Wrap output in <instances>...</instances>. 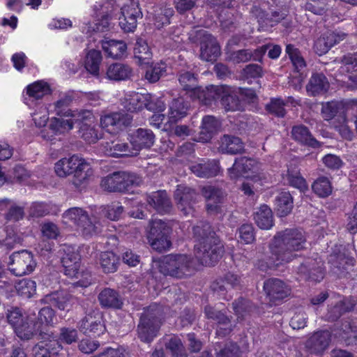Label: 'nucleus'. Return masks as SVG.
<instances>
[{
    "mask_svg": "<svg viewBox=\"0 0 357 357\" xmlns=\"http://www.w3.org/2000/svg\"><path fill=\"white\" fill-rule=\"evenodd\" d=\"M197 239L195 245V260L185 254H171L162 257L158 261L159 271L164 275L185 278L192 275L197 269V262L204 266H213L224 252L222 242L211 231L208 222H199L193 227Z\"/></svg>",
    "mask_w": 357,
    "mask_h": 357,
    "instance_id": "f257e3e1",
    "label": "nucleus"
},
{
    "mask_svg": "<svg viewBox=\"0 0 357 357\" xmlns=\"http://www.w3.org/2000/svg\"><path fill=\"white\" fill-rule=\"evenodd\" d=\"M305 244L306 238L301 230L287 229L279 231L272 239L267 252H258L255 266L262 271L276 270L292 261L296 256L293 252L303 250Z\"/></svg>",
    "mask_w": 357,
    "mask_h": 357,
    "instance_id": "f03ea898",
    "label": "nucleus"
},
{
    "mask_svg": "<svg viewBox=\"0 0 357 357\" xmlns=\"http://www.w3.org/2000/svg\"><path fill=\"white\" fill-rule=\"evenodd\" d=\"M100 7L99 12L96 10V6L94 8L98 19L92 28L96 31H107L110 21L118 19L119 26L125 33H132L137 28L138 19L143 17L138 0H127L123 3L119 0H110Z\"/></svg>",
    "mask_w": 357,
    "mask_h": 357,
    "instance_id": "7ed1b4c3",
    "label": "nucleus"
},
{
    "mask_svg": "<svg viewBox=\"0 0 357 357\" xmlns=\"http://www.w3.org/2000/svg\"><path fill=\"white\" fill-rule=\"evenodd\" d=\"M357 112V100H332L323 102L321 114L325 121H333V127L340 133L342 138L351 140L354 132L349 119L351 115Z\"/></svg>",
    "mask_w": 357,
    "mask_h": 357,
    "instance_id": "20e7f679",
    "label": "nucleus"
},
{
    "mask_svg": "<svg viewBox=\"0 0 357 357\" xmlns=\"http://www.w3.org/2000/svg\"><path fill=\"white\" fill-rule=\"evenodd\" d=\"M54 172L61 178L73 174V183L77 188L86 184L93 174L90 163L78 154L59 160L54 164Z\"/></svg>",
    "mask_w": 357,
    "mask_h": 357,
    "instance_id": "39448f33",
    "label": "nucleus"
},
{
    "mask_svg": "<svg viewBox=\"0 0 357 357\" xmlns=\"http://www.w3.org/2000/svg\"><path fill=\"white\" fill-rule=\"evenodd\" d=\"M162 310L160 305H150L141 316L137 326V337L143 342L151 343L157 336L162 325Z\"/></svg>",
    "mask_w": 357,
    "mask_h": 357,
    "instance_id": "423d86ee",
    "label": "nucleus"
},
{
    "mask_svg": "<svg viewBox=\"0 0 357 357\" xmlns=\"http://www.w3.org/2000/svg\"><path fill=\"white\" fill-rule=\"evenodd\" d=\"M62 218L64 224L74 227L86 238L100 233L97 220L93 217L90 218L82 208H70L63 213Z\"/></svg>",
    "mask_w": 357,
    "mask_h": 357,
    "instance_id": "0eeeda50",
    "label": "nucleus"
},
{
    "mask_svg": "<svg viewBox=\"0 0 357 357\" xmlns=\"http://www.w3.org/2000/svg\"><path fill=\"white\" fill-rule=\"evenodd\" d=\"M236 93L237 92H234L227 86L211 85L207 86V91L204 93V96H207L204 99L202 105L212 106L220 100L226 111L241 110L243 106Z\"/></svg>",
    "mask_w": 357,
    "mask_h": 357,
    "instance_id": "6e6552de",
    "label": "nucleus"
},
{
    "mask_svg": "<svg viewBox=\"0 0 357 357\" xmlns=\"http://www.w3.org/2000/svg\"><path fill=\"white\" fill-rule=\"evenodd\" d=\"M189 39L192 43H199L201 59L213 61L220 56V47L216 38L207 31L195 29L189 33Z\"/></svg>",
    "mask_w": 357,
    "mask_h": 357,
    "instance_id": "1a4fd4ad",
    "label": "nucleus"
},
{
    "mask_svg": "<svg viewBox=\"0 0 357 357\" xmlns=\"http://www.w3.org/2000/svg\"><path fill=\"white\" fill-rule=\"evenodd\" d=\"M171 231L168 222L162 220H152L150 222V230L147 236L151 248L159 252L169 249L171 247Z\"/></svg>",
    "mask_w": 357,
    "mask_h": 357,
    "instance_id": "9d476101",
    "label": "nucleus"
},
{
    "mask_svg": "<svg viewBox=\"0 0 357 357\" xmlns=\"http://www.w3.org/2000/svg\"><path fill=\"white\" fill-rule=\"evenodd\" d=\"M121 105L128 111L135 112L146 107L149 110L157 109L158 111H164L165 105L161 99H156L149 101L147 94H142L135 91H129L124 94L121 99Z\"/></svg>",
    "mask_w": 357,
    "mask_h": 357,
    "instance_id": "9b49d317",
    "label": "nucleus"
},
{
    "mask_svg": "<svg viewBox=\"0 0 357 357\" xmlns=\"http://www.w3.org/2000/svg\"><path fill=\"white\" fill-rule=\"evenodd\" d=\"M77 119L63 116L52 117L47 128L41 130L39 135L43 139L54 144L56 137L65 135L73 129Z\"/></svg>",
    "mask_w": 357,
    "mask_h": 357,
    "instance_id": "f8f14e48",
    "label": "nucleus"
},
{
    "mask_svg": "<svg viewBox=\"0 0 357 357\" xmlns=\"http://www.w3.org/2000/svg\"><path fill=\"white\" fill-rule=\"evenodd\" d=\"M36 266L33 255L26 250L13 252L9 257L8 270L15 276H23L33 271Z\"/></svg>",
    "mask_w": 357,
    "mask_h": 357,
    "instance_id": "ddd939ff",
    "label": "nucleus"
},
{
    "mask_svg": "<svg viewBox=\"0 0 357 357\" xmlns=\"http://www.w3.org/2000/svg\"><path fill=\"white\" fill-rule=\"evenodd\" d=\"M261 165L251 158H236L233 166L228 169V174L231 179H236L241 176L256 179L259 178V174Z\"/></svg>",
    "mask_w": 357,
    "mask_h": 357,
    "instance_id": "4468645a",
    "label": "nucleus"
},
{
    "mask_svg": "<svg viewBox=\"0 0 357 357\" xmlns=\"http://www.w3.org/2000/svg\"><path fill=\"white\" fill-rule=\"evenodd\" d=\"M7 319L20 339L30 340L34 336V326L31 324V319L29 317H24L20 309L13 307L8 310Z\"/></svg>",
    "mask_w": 357,
    "mask_h": 357,
    "instance_id": "2eb2a0df",
    "label": "nucleus"
},
{
    "mask_svg": "<svg viewBox=\"0 0 357 357\" xmlns=\"http://www.w3.org/2000/svg\"><path fill=\"white\" fill-rule=\"evenodd\" d=\"M135 176L126 172H115L101 179V188L108 192H123L135 183Z\"/></svg>",
    "mask_w": 357,
    "mask_h": 357,
    "instance_id": "dca6fc26",
    "label": "nucleus"
},
{
    "mask_svg": "<svg viewBox=\"0 0 357 357\" xmlns=\"http://www.w3.org/2000/svg\"><path fill=\"white\" fill-rule=\"evenodd\" d=\"M77 119L79 132L82 138L89 144L96 142L99 139L97 120L91 110H83Z\"/></svg>",
    "mask_w": 357,
    "mask_h": 357,
    "instance_id": "f3484780",
    "label": "nucleus"
},
{
    "mask_svg": "<svg viewBox=\"0 0 357 357\" xmlns=\"http://www.w3.org/2000/svg\"><path fill=\"white\" fill-rule=\"evenodd\" d=\"M132 121V116L130 114L119 112L102 116L100 122L103 129L114 134L130 125Z\"/></svg>",
    "mask_w": 357,
    "mask_h": 357,
    "instance_id": "a211bd4d",
    "label": "nucleus"
},
{
    "mask_svg": "<svg viewBox=\"0 0 357 357\" xmlns=\"http://www.w3.org/2000/svg\"><path fill=\"white\" fill-rule=\"evenodd\" d=\"M79 329L85 335L100 336L106 330L102 314L98 311L87 314L79 321Z\"/></svg>",
    "mask_w": 357,
    "mask_h": 357,
    "instance_id": "6ab92c4d",
    "label": "nucleus"
},
{
    "mask_svg": "<svg viewBox=\"0 0 357 357\" xmlns=\"http://www.w3.org/2000/svg\"><path fill=\"white\" fill-rule=\"evenodd\" d=\"M40 338L42 340L33 349L35 357H51L52 355L56 354L61 347L58 342H54V334L52 331H41Z\"/></svg>",
    "mask_w": 357,
    "mask_h": 357,
    "instance_id": "aec40b11",
    "label": "nucleus"
},
{
    "mask_svg": "<svg viewBox=\"0 0 357 357\" xmlns=\"http://www.w3.org/2000/svg\"><path fill=\"white\" fill-rule=\"evenodd\" d=\"M225 311L220 305L215 307L206 306L204 309L205 316L207 319L215 321L218 324L216 334L218 336H225L231 331L230 320L225 314Z\"/></svg>",
    "mask_w": 357,
    "mask_h": 357,
    "instance_id": "412c9836",
    "label": "nucleus"
},
{
    "mask_svg": "<svg viewBox=\"0 0 357 357\" xmlns=\"http://www.w3.org/2000/svg\"><path fill=\"white\" fill-rule=\"evenodd\" d=\"M178 81L183 90H185L189 96L193 100H197L203 104L204 99L207 96H204V93L207 91V87L202 89L197 86V78L190 72H184L180 74Z\"/></svg>",
    "mask_w": 357,
    "mask_h": 357,
    "instance_id": "4be33fe9",
    "label": "nucleus"
},
{
    "mask_svg": "<svg viewBox=\"0 0 357 357\" xmlns=\"http://www.w3.org/2000/svg\"><path fill=\"white\" fill-rule=\"evenodd\" d=\"M197 196L194 190L182 185H178L174 192V199L177 202L178 208L185 215L193 212L192 205L195 202Z\"/></svg>",
    "mask_w": 357,
    "mask_h": 357,
    "instance_id": "5701e85b",
    "label": "nucleus"
},
{
    "mask_svg": "<svg viewBox=\"0 0 357 357\" xmlns=\"http://www.w3.org/2000/svg\"><path fill=\"white\" fill-rule=\"evenodd\" d=\"M346 36L342 31H326L314 41V52L320 56L327 53L332 47L343 40Z\"/></svg>",
    "mask_w": 357,
    "mask_h": 357,
    "instance_id": "b1692460",
    "label": "nucleus"
},
{
    "mask_svg": "<svg viewBox=\"0 0 357 357\" xmlns=\"http://www.w3.org/2000/svg\"><path fill=\"white\" fill-rule=\"evenodd\" d=\"M51 92L50 85L44 81H37L26 87V96L24 98V103L29 107L42 101V98Z\"/></svg>",
    "mask_w": 357,
    "mask_h": 357,
    "instance_id": "393cba45",
    "label": "nucleus"
},
{
    "mask_svg": "<svg viewBox=\"0 0 357 357\" xmlns=\"http://www.w3.org/2000/svg\"><path fill=\"white\" fill-rule=\"evenodd\" d=\"M64 255L61 258V263L64 268V273L70 278H78L80 272V255L74 248L66 246L63 248Z\"/></svg>",
    "mask_w": 357,
    "mask_h": 357,
    "instance_id": "a878e982",
    "label": "nucleus"
},
{
    "mask_svg": "<svg viewBox=\"0 0 357 357\" xmlns=\"http://www.w3.org/2000/svg\"><path fill=\"white\" fill-rule=\"evenodd\" d=\"M129 141L132 146L134 155L142 149L151 148L155 142L153 131L146 128H138L129 135Z\"/></svg>",
    "mask_w": 357,
    "mask_h": 357,
    "instance_id": "bb28decb",
    "label": "nucleus"
},
{
    "mask_svg": "<svg viewBox=\"0 0 357 357\" xmlns=\"http://www.w3.org/2000/svg\"><path fill=\"white\" fill-rule=\"evenodd\" d=\"M264 289L271 301H281L291 294L290 287L278 278H270L264 282Z\"/></svg>",
    "mask_w": 357,
    "mask_h": 357,
    "instance_id": "cd10ccee",
    "label": "nucleus"
},
{
    "mask_svg": "<svg viewBox=\"0 0 357 357\" xmlns=\"http://www.w3.org/2000/svg\"><path fill=\"white\" fill-rule=\"evenodd\" d=\"M191 172L199 178H210L215 176L220 172L219 162L215 160L198 159L189 166Z\"/></svg>",
    "mask_w": 357,
    "mask_h": 357,
    "instance_id": "c85d7f7f",
    "label": "nucleus"
},
{
    "mask_svg": "<svg viewBox=\"0 0 357 357\" xmlns=\"http://www.w3.org/2000/svg\"><path fill=\"white\" fill-rule=\"evenodd\" d=\"M240 284V278L234 273H228L223 278L217 279L211 285L212 291L220 298L229 300L231 296H227V292Z\"/></svg>",
    "mask_w": 357,
    "mask_h": 357,
    "instance_id": "c756f323",
    "label": "nucleus"
},
{
    "mask_svg": "<svg viewBox=\"0 0 357 357\" xmlns=\"http://www.w3.org/2000/svg\"><path fill=\"white\" fill-rule=\"evenodd\" d=\"M123 211V207L119 202H114L107 206L96 207L92 213L93 218L97 220L98 226L100 229L105 219L117 220Z\"/></svg>",
    "mask_w": 357,
    "mask_h": 357,
    "instance_id": "7c9ffc66",
    "label": "nucleus"
},
{
    "mask_svg": "<svg viewBox=\"0 0 357 357\" xmlns=\"http://www.w3.org/2000/svg\"><path fill=\"white\" fill-rule=\"evenodd\" d=\"M206 199V207L208 213H216L223 199V192L213 186H204L202 190Z\"/></svg>",
    "mask_w": 357,
    "mask_h": 357,
    "instance_id": "2f4dec72",
    "label": "nucleus"
},
{
    "mask_svg": "<svg viewBox=\"0 0 357 357\" xmlns=\"http://www.w3.org/2000/svg\"><path fill=\"white\" fill-rule=\"evenodd\" d=\"M330 86L327 77L323 73H313L306 86L307 94L316 96L325 94Z\"/></svg>",
    "mask_w": 357,
    "mask_h": 357,
    "instance_id": "473e14b6",
    "label": "nucleus"
},
{
    "mask_svg": "<svg viewBox=\"0 0 357 357\" xmlns=\"http://www.w3.org/2000/svg\"><path fill=\"white\" fill-rule=\"evenodd\" d=\"M72 102L70 96H63L58 100L54 102L53 112L57 116H63L73 119H77L82 115L84 109H71L69 106Z\"/></svg>",
    "mask_w": 357,
    "mask_h": 357,
    "instance_id": "72a5a7b5",
    "label": "nucleus"
},
{
    "mask_svg": "<svg viewBox=\"0 0 357 357\" xmlns=\"http://www.w3.org/2000/svg\"><path fill=\"white\" fill-rule=\"evenodd\" d=\"M333 303H331L333 305ZM356 304L355 300L352 298H342L340 295L336 298L334 305L328 308L327 318L329 320L335 321L338 319L344 312L353 310Z\"/></svg>",
    "mask_w": 357,
    "mask_h": 357,
    "instance_id": "f704fd0d",
    "label": "nucleus"
},
{
    "mask_svg": "<svg viewBox=\"0 0 357 357\" xmlns=\"http://www.w3.org/2000/svg\"><path fill=\"white\" fill-rule=\"evenodd\" d=\"M55 312L51 307H45L38 312L37 321H33L31 319V325L34 326V335L38 333L40 335L41 331H45L46 326H53L56 322Z\"/></svg>",
    "mask_w": 357,
    "mask_h": 357,
    "instance_id": "c9c22d12",
    "label": "nucleus"
},
{
    "mask_svg": "<svg viewBox=\"0 0 357 357\" xmlns=\"http://www.w3.org/2000/svg\"><path fill=\"white\" fill-rule=\"evenodd\" d=\"M146 200L160 213H168L171 209V202L165 191L152 192L147 196Z\"/></svg>",
    "mask_w": 357,
    "mask_h": 357,
    "instance_id": "e433bc0d",
    "label": "nucleus"
},
{
    "mask_svg": "<svg viewBox=\"0 0 357 357\" xmlns=\"http://www.w3.org/2000/svg\"><path fill=\"white\" fill-rule=\"evenodd\" d=\"M291 137L297 142L312 148L320 146L319 142L312 137L309 129L303 125L295 126L291 130Z\"/></svg>",
    "mask_w": 357,
    "mask_h": 357,
    "instance_id": "4c0bfd02",
    "label": "nucleus"
},
{
    "mask_svg": "<svg viewBox=\"0 0 357 357\" xmlns=\"http://www.w3.org/2000/svg\"><path fill=\"white\" fill-rule=\"evenodd\" d=\"M220 121L213 116H206L202 119L201 131L198 140L202 142H207L213 135L220 128Z\"/></svg>",
    "mask_w": 357,
    "mask_h": 357,
    "instance_id": "58836bf2",
    "label": "nucleus"
},
{
    "mask_svg": "<svg viewBox=\"0 0 357 357\" xmlns=\"http://www.w3.org/2000/svg\"><path fill=\"white\" fill-rule=\"evenodd\" d=\"M102 48L107 56L121 59L126 54L127 45L123 40L106 39L102 41Z\"/></svg>",
    "mask_w": 357,
    "mask_h": 357,
    "instance_id": "ea45409f",
    "label": "nucleus"
},
{
    "mask_svg": "<svg viewBox=\"0 0 357 357\" xmlns=\"http://www.w3.org/2000/svg\"><path fill=\"white\" fill-rule=\"evenodd\" d=\"M243 144L239 137L224 135L220 139L219 151L223 153L237 154L243 150Z\"/></svg>",
    "mask_w": 357,
    "mask_h": 357,
    "instance_id": "a19ab883",
    "label": "nucleus"
},
{
    "mask_svg": "<svg viewBox=\"0 0 357 357\" xmlns=\"http://www.w3.org/2000/svg\"><path fill=\"white\" fill-rule=\"evenodd\" d=\"M106 74L107 78L111 80H126L130 77L132 69L126 64L116 63L109 66Z\"/></svg>",
    "mask_w": 357,
    "mask_h": 357,
    "instance_id": "79ce46f5",
    "label": "nucleus"
},
{
    "mask_svg": "<svg viewBox=\"0 0 357 357\" xmlns=\"http://www.w3.org/2000/svg\"><path fill=\"white\" fill-rule=\"evenodd\" d=\"M254 220L257 225L261 229H270L273 226V213L269 206L262 205L256 211Z\"/></svg>",
    "mask_w": 357,
    "mask_h": 357,
    "instance_id": "37998d69",
    "label": "nucleus"
},
{
    "mask_svg": "<svg viewBox=\"0 0 357 357\" xmlns=\"http://www.w3.org/2000/svg\"><path fill=\"white\" fill-rule=\"evenodd\" d=\"M71 298V296L68 294L63 291H56L47 295L43 301L45 303H50L61 310H68Z\"/></svg>",
    "mask_w": 357,
    "mask_h": 357,
    "instance_id": "c03bdc74",
    "label": "nucleus"
},
{
    "mask_svg": "<svg viewBox=\"0 0 357 357\" xmlns=\"http://www.w3.org/2000/svg\"><path fill=\"white\" fill-rule=\"evenodd\" d=\"M1 210L8 209L5 218L8 221H18L24 217V208L16 204L13 201L4 199L0 201Z\"/></svg>",
    "mask_w": 357,
    "mask_h": 357,
    "instance_id": "a18cd8bd",
    "label": "nucleus"
},
{
    "mask_svg": "<svg viewBox=\"0 0 357 357\" xmlns=\"http://www.w3.org/2000/svg\"><path fill=\"white\" fill-rule=\"evenodd\" d=\"M357 71V52L351 54H348L344 55L342 59V66L339 69L340 74L347 73V77L349 80L357 84V74L351 75V72Z\"/></svg>",
    "mask_w": 357,
    "mask_h": 357,
    "instance_id": "49530a36",
    "label": "nucleus"
},
{
    "mask_svg": "<svg viewBox=\"0 0 357 357\" xmlns=\"http://www.w3.org/2000/svg\"><path fill=\"white\" fill-rule=\"evenodd\" d=\"M100 303L103 307L120 308L122 301L119 294L109 288L103 289L98 296Z\"/></svg>",
    "mask_w": 357,
    "mask_h": 357,
    "instance_id": "de8ad7c7",
    "label": "nucleus"
},
{
    "mask_svg": "<svg viewBox=\"0 0 357 357\" xmlns=\"http://www.w3.org/2000/svg\"><path fill=\"white\" fill-rule=\"evenodd\" d=\"M275 206L278 214L284 217L287 215L293 208V198L289 192H282L276 197Z\"/></svg>",
    "mask_w": 357,
    "mask_h": 357,
    "instance_id": "09e8293b",
    "label": "nucleus"
},
{
    "mask_svg": "<svg viewBox=\"0 0 357 357\" xmlns=\"http://www.w3.org/2000/svg\"><path fill=\"white\" fill-rule=\"evenodd\" d=\"M105 153L106 155L112 157L134 155V152L129 149L127 144L119 141L106 142Z\"/></svg>",
    "mask_w": 357,
    "mask_h": 357,
    "instance_id": "8fccbe9b",
    "label": "nucleus"
},
{
    "mask_svg": "<svg viewBox=\"0 0 357 357\" xmlns=\"http://www.w3.org/2000/svg\"><path fill=\"white\" fill-rule=\"evenodd\" d=\"M53 342H58L61 350L63 349L62 344H71L77 342L78 339V333L75 328L71 327H62L59 329V335H54Z\"/></svg>",
    "mask_w": 357,
    "mask_h": 357,
    "instance_id": "3c124183",
    "label": "nucleus"
},
{
    "mask_svg": "<svg viewBox=\"0 0 357 357\" xmlns=\"http://www.w3.org/2000/svg\"><path fill=\"white\" fill-rule=\"evenodd\" d=\"M101 61V52L99 50H91L86 55L84 67L91 74L98 75Z\"/></svg>",
    "mask_w": 357,
    "mask_h": 357,
    "instance_id": "603ef678",
    "label": "nucleus"
},
{
    "mask_svg": "<svg viewBox=\"0 0 357 357\" xmlns=\"http://www.w3.org/2000/svg\"><path fill=\"white\" fill-rule=\"evenodd\" d=\"M33 109L35 110L31 114L35 126L37 128L45 127L50 119L48 108L43 102H40Z\"/></svg>",
    "mask_w": 357,
    "mask_h": 357,
    "instance_id": "864d4df0",
    "label": "nucleus"
},
{
    "mask_svg": "<svg viewBox=\"0 0 357 357\" xmlns=\"http://www.w3.org/2000/svg\"><path fill=\"white\" fill-rule=\"evenodd\" d=\"M188 108L189 105L184 102L183 98L174 100L169 107V121L174 122L184 117L187 114Z\"/></svg>",
    "mask_w": 357,
    "mask_h": 357,
    "instance_id": "5fc2aeb1",
    "label": "nucleus"
},
{
    "mask_svg": "<svg viewBox=\"0 0 357 357\" xmlns=\"http://www.w3.org/2000/svg\"><path fill=\"white\" fill-rule=\"evenodd\" d=\"M287 178L291 186L300 190L301 192H305L307 190L306 181L301 175L300 171L297 167L288 168Z\"/></svg>",
    "mask_w": 357,
    "mask_h": 357,
    "instance_id": "6e6d98bb",
    "label": "nucleus"
},
{
    "mask_svg": "<svg viewBox=\"0 0 357 357\" xmlns=\"http://www.w3.org/2000/svg\"><path fill=\"white\" fill-rule=\"evenodd\" d=\"M312 189L317 196L324 198L332 193L333 187L328 178L320 176L314 181Z\"/></svg>",
    "mask_w": 357,
    "mask_h": 357,
    "instance_id": "4d7b16f0",
    "label": "nucleus"
},
{
    "mask_svg": "<svg viewBox=\"0 0 357 357\" xmlns=\"http://www.w3.org/2000/svg\"><path fill=\"white\" fill-rule=\"evenodd\" d=\"M267 51L270 59H276L280 56L282 49L280 45L271 43L262 45L254 51V60L261 61Z\"/></svg>",
    "mask_w": 357,
    "mask_h": 357,
    "instance_id": "13d9d810",
    "label": "nucleus"
},
{
    "mask_svg": "<svg viewBox=\"0 0 357 357\" xmlns=\"http://www.w3.org/2000/svg\"><path fill=\"white\" fill-rule=\"evenodd\" d=\"M317 263V266L308 268V264H302L299 267V273L303 275L306 280H310L314 282H320L324 276V271L321 266Z\"/></svg>",
    "mask_w": 357,
    "mask_h": 357,
    "instance_id": "bf43d9fd",
    "label": "nucleus"
},
{
    "mask_svg": "<svg viewBox=\"0 0 357 357\" xmlns=\"http://www.w3.org/2000/svg\"><path fill=\"white\" fill-rule=\"evenodd\" d=\"M100 263L105 273H114L117 270L119 258L112 252H104L100 254Z\"/></svg>",
    "mask_w": 357,
    "mask_h": 357,
    "instance_id": "052dcab7",
    "label": "nucleus"
},
{
    "mask_svg": "<svg viewBox=\"0 0 357 357\" xmlns=\"http://www.w3.org/2000/svg\"><path fill=\"white\" fill-rule=\"evenodd\" d=\"M344 246L340 245L339 252H334L333 255L330 256L329 262L338 269L341 268L345 269L344 265L354 266V264L355 261L352 257H349L347 255L345 252H341L342 250L344 251Z\"/></svg>",
    "mask_w": 357,
    "mask_h": 357,
    "instance_id": "680f3d73",
    "label": "nucleus"
},
{
    "mask_svg": "<svg viewBox=\"0 0 357 357\" xmlns=\"http://www.w3.org/2000/svg\"><path fill=\"white\" fill-rule=\"evenodd\" d=\"M165 347L174 357H187L185 347L181 339L177 336L172 335L167 338Z\"/></svg>",
    "mask_w": 357,
    "mask_h": 357,
    "instance_id": "e2e57ef3",
    "label": "nucleus"
},
{
    "mask_svg": "<svg viewBox=\"0 0 357 357\" xmlns=\"http://www.w3.org/2000/svg\"><path fill=\"white\" fill-rule=\"evenodd\" d=\"M286 53L288 54L293 66L297 72H300L305 68V61L298 49L296 48L294 45H287Z\"/></svg>",
    "mask_w": 357,
    "mask_h": 357,
    "instance_id": "0e129e2a",
    "label": "nucleus"
},
{
    "mask_svg": "<svg viewBox=\"0 0 357 357\" xmlns=\"http://www.w3.org/2000/svg\"><path fill=\"white\" fill-rule=\"evenodd\" d=\"M134 54L141 63H148V60L152 55L147 43L141 38H139L135 43Z\"/></svg>",
    "mask_w": 357,
    "mask_h": 357,
    "instance_id": "69168bd1",
    "label": "nucleus"
},
{
    "mask_svg": "<svg viewBox=\"0 0 357 357\" xmlns=\"http://www.w3.org/2000/svg\"><path fill=\"white\" fill-rule=\"evenodd\" d=\"M17 294L26 298L31 297L36 291V283L29 279H23L15 284Z\"/></svg>",
    "mask_w": 357,
    "mask_h": 357,
    "instance_id": "338daca9",
    "label": "nucleus"
},
{
    "mask_svg": "<svg viewBox=\"0 0 357 357\" xmlns=\"http://www.w3.org/2000/svg\"><path fill=\"white\" fill-rule=\"evenodd\" d=\"M232 305L234 312L236 315L237 319L238 321L243 320L248 315L250 314V312L252 310V305L250 302L243 298H240L238 300H236Z\"/></svg>",
    "mask_w": 357,
    "mask_h": 357,
    "instance_id": "774afa93",
    "label": "nucleus"
}]
</instances>
